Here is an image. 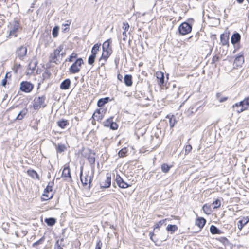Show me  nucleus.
I'll use <instances>...</instances> for the list:
<instances>
[{
  "mask_svg": "<svg viewBox=\"0 0 249 249\" xmlns=\"http://www.w3.org/2000/svg\"><path fill=\"white\" fill-rule=\"evenodd\" d=\"M95 119H97L98 121L101 120L103 118V115L102 114L101 115H98V117H94Z\"/></svg>",
  "mask_w": 249,
  "mask_h": 249,
  "instance_id": "e2e57ef3",
  "label": "nucleus"
},
{
  "mask_svg": "<svg viewBox=\"0 0 249 249\" xmlns=\"http://www.w3.org/2000/svg\"><path fill=\"white\" fill-rule=\"evenodd\" d=\"M244 59L243 56L240 55L235 58L234 63L237 66H240L244 63Z\"/></svg>",
  "mask_w": 249,
  "mask_h": 249,
  "instance_id": "6ab92c4d",
  "label": "nucleus"
},
{
  "mask_svg": "<svg viewBox=\"0 0 249 249\" xmlns=\"http://www.w3.org/2000/svg\"><path fill=\"white\" fill-rule=\"evenodd\" d=\"M62 177L67 181H71L72 178L71 175L70 169L69 165H65L62 173Z\"/></svg>",
  "mask_w": 249,
  "mask_h": 249,
  "instance_id": "423d86ee",
  "label": "nucleus"
},
{
  "mask_svg": "<svg viewBox=\"0 0 249 249\" xmlns=\"http://www.w3.org/2000/svg\"><path fill=\"white\" fill-rule=\"evenodd\" d=\"M100 44H95L92 47L91 50V54L93 55H96L97 52L99 51V49L100 48Z\"/></svg>",
  "mask_w": 249,
  "mask_h": 249,
  "instance_id": "2f4dec72",
  "label": "nucleus"
},
{
  "mask_svg": "<svg viewBox=\"0 0 249 249\" xmlns=\"http://www.w3.org/2000/svg\"><path fill=\"white\" fill-rule=\"evenodd\" d=\"M112 53V51H104L103 50V53L101 57H100L99 60L102 62L103 61V62L101 63V66L104 65L105 62L107 60V58Z\"/></svg>",
  "mask_w": 249,
  "mask_h": 249,
  "instance_id": "f8f14e48",
  "label": "nucleus"
},
{
  "mask_svg": "<svg viewBox=\"0 0 249 249\" xmlns=\"http://www.w3.org/2000/svg\"><path fill=\"white\" fill-rule=\"evenodd\" d=\"M122 35H123V40L124 41L126 40V39L127 37L126 32L124 31L123 32Z\"/></svg>",
  "mask_w": 249,
  "mask_h": 249,
  "instance_id": "052dcab7",
  "label": "nucleus"
},
{
  "mask_svg": "<svg viewBox=\"0 0 249 249\" xmlns=\"http://www.w3.org/2000/svg\"><path fill=\"white\" fill-rule=\"evenodd\" d=\"M122 28L124 30V31L126 32L128 30L129 28V25L127 22H124Z\"/></svg>",
  "mask_w": 249,
  "mask_h": 249,
  "instance_id": "603ef678",
  "label": "nucleus"
},
{
  "mask_svg": "<svg viewBox=\"0 0 249 249\" xmlns=\"http://www.w3.org/2000/svg\"><path fill=\"white\" fill-rule=\"evenodd\" d=\"M206 222V221L204 218L200 217L196 219V224L201 229L204 227Z\"/></svg>",
  "mask_w": 249,
  "mask_h": 249,
  "instance_id": "a211bd4d",
  "label": "nucleus"
},
{
  "mask_svg": "<svg viewBox=\"0 0 249 249\" xmlns=\"http://www.w3.org/2000/svg\"><path fill=\"white\" fill-rule=\"evenodd\" d=\"M83 167L81 168L80 180L84 186L88 185V187H91V183L93 178L94 173L92 171H88L83 174Z\"/></svg>",
  "mask_w": 249,
  "mask_h": 249,
  "instance_id": "f257e3e1",
  "label": "nucleus"
},
{
  "mask_svg": "<svg viewBox=\"0 0 249 249\" xmlns=\"http://www.w3.org/2000/svg\"><path fill=\"white\" fill-rule=\"evenodd\" d=\"M28 175L32 177L33 178H38L39 179V177L37 173L34 170H28Z\"/></svg>",
  "mask_w": 249,
  "mask_h": 249,
  "instance_id": "7c9ffc66",
  "label": "nucleus"
},
{
  "mask_svg": "<svg viewBox=\"0 0 249 249\" xmlns=\"http://www.w3.org/2000/svg\"><path fill=\"white\" fill-rule=\"evenodd\" d=\"M239 105L242 106L245 110H247L249 107V96L246 98L244 100L239 102Z\"/></svg>",
  "mask_w": 249,
  "mask_h": 249,
  "instance_id": "f3484780",
  "label": "nucleus"
},
{
  "mask_svg": "<svg viewBox=\"0 0 249 249\" xmlns=\"http://www.w3.org/2000/svg\"><path fill=\"white\" fill-rule=\"evenodd\" d=\"M54 249H63L61 244H59V240H57L55 244Z\"/></svg>",
  "mask_w": 249,
  "mask_h": 249,
  "instance_id": "5fc2aeb1",
  "label": "nucleus"
},
{
  "mask_svg": "<svg viewBox=\"0 0 249 249\" xmlns=\"http://www.w3.org/2000/svg\"><path fill=\"white\" fill-rule=\"evenodd\" d=\"M116 181L117 185L120 188H126L130 186L129 185L124 181L123 178L119 175H117L116 178Z\"/></svg>",
  "mask_w": 249,
  "mask_h": 249,
  "instance_id": "9d476101",
  "label": "nucleus"
},
{
  "mask_svg": "<svg viewBox=\"0 0 249 249\" xmlns=\"http://www.w3.org/2000/svg\"><path fill=\"white\" fill-rule=\"evenodd\" d=\"M7 74H8V73L6 74L5 78L3 79H2V80L1 85L3 86H5V85H6V83H7L6 78H7Z\"/></svg>",
  "mask_w": 249,
  "mask_h": 249,
  "instance_id": "13d9d810",
  "label": "nucleus"
},
{
  "mask_svg": "<svg viewBox=\"0 0 249 249\" xmlns=\"http://www.w3.org/2000/svg\"><path fill=\"white\" fill-rule=\"evenodd\" d=\"M63 47L62 46H59L56 50L55 51V53L57 54H60V52L63 50Z\"/></svg>",
  "mask_w": 249,
  "mask_h": 249,
  "instance_id": "6e6d98bb",
  "label": "nucleus"
},
{
  "mask_svg": "<svg viewBox=\"0 0 249 249\" xmlns=\"http://www.w3.org/2000/svg\"><path fill=\"white\" fill-rule=\"evenodd\" d=\"M21 67V65L18 64H16L14 66V68L15 69V72H17V70L19 68H20Z\"/></svg>",
  "mask_w": 249,
  "mask_h": 249,
  "instance_id": "680f3d73",
  "label": "nucleus"
},
{
  "mask_svg": "<svg viewBox=\"0 0 249 249\" xmlns=\"http://www.w3.org/2000/svg\"><path fill=\"white\" fill-rule=\"evenodd\" d=\"M46 98L45 96L36 97L33 102V107L35 109L37 110L41 107H44L46 106L45 103Z\"/></svg>",
  "mask_w": 249,
  "mask_h": 249,
  "instance_id": "7ed1b4c3",
  "label": "nucleus"
},
{
  "mask_svg": "<svg viewBox=\"0 0 249 249\" xmlns=\"http://www.w3.org/2000/svg\"><path fill=\"white\" fill-rule=\"evenodd\" d=\"M77 54H76V53H72L71 55V56H70V58H69V59H68V61H69V62H72V61H73V60H72V59H73V58H75L77 57Z\"/></svg>",
  "mask_w": 249,
  "mask_h": 249,
  "instance_id": "4d7b16f0",
  "label": "nucleus"
},
{
  "mask_svg": "<svg viewBox=\"0 0 249 249\" xmlns=\"http://www.w3.org/2000/svg\"><path fill=\"white\" fill-rule=\"evenodd\" d=\"M6 0H0V1L5 2L6 1Z\"/></svg>",
  "mask_w": 249,
  "mask_h": 249,
  "instance_id": "774afa93",
  "label": "nucleus"
},
{
  "mask_svg": "<svg viewBox=\"0 0 249 249\" xmlns=\"http://www.w3.org/2000/svg\"><path fill=\"white\" fill-rule=\"evenodd\" d=\"M166 219H164L159 221L154 226V230L160 228L162 225H165V221Z\"/></svg>",
  "mask_w": 249,
  "mask_h": 249,
  "instance_id": "72a5a7b5",
  "label": "nucleus"
},
{
  "mask_svg": "<svg viewBox=\"0 0 249 249\" xmlns=\"http://www.w3.org/2000/svg\"><path fill=\"white\" fill-rule=\"evenodd\" d=\"M216 98L218 99L220 103L224 102L227 100V97H221V93H217L216 95Z\"/></svg>",
  "mask_w": 249,
  "mask_h": 249,
  "instance_id": "4c0bfd02",
  "label": "nucleus"
},
{
  "mask_svg": "<svg viewBox=\"0 0 249 249\" xmlns=\"http://www.w3.org/2000/svg\"><path fill=\"white\" fill-rule=\"evenodd\" d=\"M203 210L205 213L210 214L211 212V209L210 206L205 204L203 206Z\"/></svg>",
  "mask_w": 249,
  "mask_h": 249,
  "instance_id": "c9c22d12",
  "label": "nucleus"
},
{
  "mask_svg": "<svg viewBox=\"0 0 249 249\" xmlns=\"http://www.w3.org/2000/svg\"><path fill=\"white\" fill-rule=\"evenodd\" d=\"M59 56V54H57L55 53V51H54V53L51 55V61L55 62L57 60V57Z\"/></svg>",
  "mask_w": 249,
  "mask_h": 249,
  "instance_id": "37998d69",
  "label": "nucleus"
},
{
  "mask_svg": "<svg viewBox=\"0 0 249 249\" xmlns=\"http://www.w3.org/2000/svg\"><path fill=\"white\" fill-rule=\"evenodd\" d=\"M19 27V23L15 21L11 24V29L9 31V36L16 37L17 36V32L18 30Z\"/></svg>",
  "mask_w": 249,
  "mask_h": 249,
  "instance_id": "6e6552de",
  "label": "nucleus"
},
{
  "mask_svg": "<svg viewBox=\"0 0 249 249\" xmlns=\"http://www.w3.org/2000/svg\"><path fill=\"white\" fill-rule=\"evenodd\" d=\"M220 41L222 45H226L228 44L229 35L228 33H225L221 35Z\"/></svg>",
  "mask_w": 249,
  "mask_h": 249,
  "instance_id": "2eb2a0df",
  "label": "nucleus"
},
{
  "mask_svg": "<svg viewBox=\"0 0 249 249\" xmlns=\"http://www.w3.org/2000/svg\"><path fill=\"white\" fill-rule=\"evenodd\" d=\"M124 82L127 86H131L132 85V77L131 75L126 74L124 77Z\"/></svg>",
  "mask_w": 249,
  "mask_h": 249,
  "instance_id": "dca6fc26",
  "label": "nucleus"
},
{
  "mask_svg": "<svg viewBox=\"0 0 249 249\" xmlns=\"http://www.w3.org/2000/svg\"><path fill=\"white\" fill-rule=\"evenodd\" d=\"M192 147L191 145H187L185 148V154H188L192 150Z\"/></svg>",
  "mask_w": 249,
  "mask_h": 249,
  "instance_id": "864d4df0",
  "label": "nucleus"
},
{
  "mask_svg": "<svg viewBox=\"0 0 249 249\" xmlns=\"http://www.w3.org/2000/svg\"><path fill=\"white\" fill-rule=\"evenodd\" d=\"M105 113L104 110L102 109H100L97 110L96 111L94 112L93 114V117H98V115H101L102 114L103 115H104V113Z\"/></svg>",
  "mask_w": 249,
  "mask_h": 249,
  "instance_id": "a18cd8bd",
  "label": "nucleus"
},
{
  "mask_svg": "<svg viewBox=\"0 0 249 249\" xmlns=\"http://www.w3.org/2000/svg\"><path fill=\"white\" fill-rule=\"evenodd\" d=\"M27 112V109H25L21 110L18 114L16 117L17 120H21L26 114Z\"/></svg>",
  "mask_w": 249,
  "mask_h": 249,
  "instance_id": "a878e982",
  "label": "nucleus"
},
{
  "mask_svg": "<svg viewBox=\"0 0 249 249\" xmlns=\"http://www.w3.org/2000/svg\"><path fill=\"white\" fill-rule=\"evenodd\" d=\"M53 196V192H45V191H44V193L43 195V197L42 198V199L44 200H47L52 198Z\"/></svg>",
  "mask_w": 249,
  "mask_h": 249,
  "instance_id": "cd10ccee",
  "label": "nucleus"
},
{
  "mask_svg": "<svg viewBox=\"0 0 249 249\" xmlns=\"http://www.w3.org/2000/svg\"><path fill=\"white\" fill-rule=\"evenodd\" d=\"M127 152L126 148H124L120 150L118 152V155L120 157H124L126 156V154Z\"/></svg>",
  "mask_w": 249,
  "mask_h": 249,
  "instance_id": "473e14b6",
  "label": "nucleus"
},
{
  "mask_svg": "<svg viewBox=\"0 0 249 249\" xmlns=\"http://www.w3.org/2000/svg\"><path fill=\"white\" fill-rule=\"evenodd\" d=\"M111 175L110 174H107V177L105 181H102L100 183L101 188H107L110 187L111 185Z\"/></svg>",
  "mask_w": 249,
  "mask_h": 249,
  "instance_id": "9b49d317",
  "label": "nucleus"
},
{
  "mask_svg": "<svg viewBox=\"0 0 249 249\" xmlns=\"http://www.w3.org/2000/svg\"><path fill=\"white\" fill-rule=\"evenodd\" d=\"M50 75V73L48 71L46 70L43 73H42V76L44 79H48L49 78Z\"/></svg>",
  "mask_w": 249,
  "mask_h": 249,
  "instance_id": "3c124183",
  "label": "nucleus"
},
{
  "mask_svg": "<svg viewBox=\"0 0 249 249\" xmlns=\"http://www.w3.org/2000/svg\"><path fill=\"white\" fill-rule=\"evenodd\" d=\"M34 85L29 82L23 81L20 83V90L26 93H30L33 89Z\"/></svg>",
  "mask_w": 249,
  "mask_h": 249,
  "instance_id": "39448f33",
  "label": "nucleus"
},
{
  "mask_svg": "<svg viewBox=\"0 0 249 249\" xmlns=\"http://www.w3.org/2000/svg\"><path fill=\"white\" fill-rule=\"evenodd\" d=\"M108 101V98H102L98 100L97 105L99 107L103 106L105 104L107 103Z\"/></svg>",
  "mask_w": 249,
  "mask_h": 249,
  "instance_id": "c85d7f7f",
  "label": "nucleus"
},
{
  "mask_svg": "<svg viewBox=\"0 0 249 249\" xmlns=\"http://www.w3.org/2000/svg\"><path fill=\"white\" fill-rule=\"evenodd\" d=\"M171 166H169L167 164H163L161 165V170L164 173H167L168 172L169 169H170Z\"/></svg>",
  "mask_w": 249,
  "mask_h": 249,
  "instance_id": "f704fd0d",
  "label": "nucleus"
},
{
  "mask_svg": "<svg viewBox=\"0 0 249 249\" xmlns=\"http://www.w3.org/2000/svg\"><path fill=\"white\" fill-rule=\"evenodd\" d=\"M88 160L90 164H91V165L94 164L95 161V159L94 156L93 155H89L88 157Z\"/></svg>",
  "mask_w": 249,
  "mask_h": 249,
  "instance_id": "c03bdc74",
  "label": "nucleus"
},
{
  "mask_svg": "<svg viewBox=\"0 0 249 249\" xmlns=\"http://www.w3.org/2000/svg\"><path fill=\"white\" fill-rule=\"evenodd\" d=\"M112 117H110L104 122V125L106 127H109L112 122Z\"/></svg>",
  "mask_w": 249,
  "mask_h": 249,
  "instance_id": "79ce46f5",
  "label": "nucleus"
},
{
  "mask_svg": "<svg viewBox=\"0 0 249 249\" xmlns=\"http://www.w3.org/2000/svg\"><path fill=\"white\" fill-rule=\"evenodd\" d=\"M119 77H122V76H121L120 74L118 75V78L119 79Z\"/></svg>",
  "mask_w": 249,
  "mask_h": 249,
  "instance_id": "338daca9",
  "label": "nucleus"
},
{
  "mask_svg": "<svg viewBox=\"0 0 249 249\" xmlns=\"http://www.w3.org/2000/svg\"><path fill=\"white\" fill-rule=\"evenodd\" d=\"M44 241V237H42L41 238H40L39 240H38L36 242L34 243L33 244V247H36V246L37 245L42 244L43 243Z\"/></svg>",
  "mask_w": 249,
  "mask_h": 249,
  "instance_id": "49530a36",
  "label": "nucleus"
},
{
  "mask_svg": "<svg viewBox=\"0 0 249 249\" xmlns=\"http://www.w3.org/2000/svg\"><path fill=\"white\" fill-rule=\"evenodd\" d=\"M236 0L239 3H242L244 1V0Z\"/></svg>",
  "mask_w": 249,
  "mask_h": 249,
  "instance_id": "69168bd1",
  "label": "nucleus"
},
{
  "mask_svg": "<svg viewBox=\"0 0 249 249\" xmlns=\"http://www.w3.org/2000/svg\"><path fill=\"white\" fill-rule=\"evenodd\" d=\"M82 64H83V60L82 58H79L77 59L69 68V70L70 73L71 74L78 73L80 71Z\"/></svg>",
  "mask_w": 249,
  "mask_h": 249,
  "instance_id": "f03ea898",
  "label": "nucleus"
},
{
  "mask_svg": "<svg viewBox=\"0 0 249 249\" xmlns=\"http://www.w3.org/2000/svg\"><path fill=\"white\" fill-rule=\"evenodd\" d=\"M53 185V182H49L46 188L45 189L44 191L45 192H53L52 187Z\"/></svg>",
  "mask_w": 249,
  "mask_h": 249,
  "instance_id": "ea45409f",
  "label": "nucleus"
},
{
  "mask_svg": "<svg viewBox=\"0 0 249 249\" xmlns=\"http://www.w3.org/2000/svg\"><path fill=\"white\" fill-rule=\"evenodd\" d=\"M109 127L112 130H116L118 128V125L116 123L112 121Z\"/></svg>",
  "mask_w": 249,
  "mask_h": 249,
  "instance_id": "8fccbe9b",
  "label": "nucleus"
},
{
  "mask_svg": "<svg viewBox=\"0 0 249 249\" xmlns=\"http://www.w3.org/2000/svg\"><path fill=\"white\" fill-rule=\"evenodd\" d=\"M178 227L176 225H168L166 227V230L170 232L171 234L174 233L177 230Z\"/></svg>",
  "mask_w": 249,
  "mask_h": 249,
  "instance_id": "aec40b11",
  "label": "nucleus"
},
{
  "mask_svg": "<svg viewBox=\"0 0 249 249\" xmlns=\"http://www.w3.org/2000/svg\"><path fill=\"white\" fill-rule=\"evenodd\" d=\"M66 147L63 144H59L57 147V151L59 153H61L64 151Z\"/></svg>",
  "mask_w": 249,
  "mask_h": 249,
  "instance_id": "09e8293b",
  "label": "nucleus"
},
{
  "mask_svg": "<svg viewBox=\"0 0 249 249\" xmlns=\"http://www.w3.org/2000/svg\"><path fill=\"white\" fill-rule=\"evenodd\" d=\"M95 57H96V55H93V54H91L89 56V57L88 58V63L89 65H93V64L94 62Z\"/></svg>",
  "mask_w": 249,
  "mask_h": 249,
  "instance_id": "58836bf2",
  "label": "nucleus"
},
{
  "mask_svg": "<svg viewBox=\"0 0 249 249\" xmlns=\"http://www.w3.org/2000/svg\"><path fill=\"white\" fill-rule=\"evenodd\" d=\"M240 39V35L238 33L234 34L231 38V41L232 44L237 43Z\"/></svg>",
  "mask_w": 249,
  "mask_h": 249,
  "instance_id": "412c9836",
  "label": "nucleus"
},
{
  "mask_svg": "<svg viewBox=\"0 0 249 249\" xmlns=\"http://www.w3.org/2000/svg\"><path fill=\"white\" fill-rule=\"evenodd\" d=\"M239 102L235 104L233 106V107L234 109L236 111H237L238 113H240V112H242V111H244L245 109H244L243 107H242V106H240V105H239Z\"/></svg>",
  "mask_w": 249,
  "mask_h": 249,
  "instance_id": "bb28decb",
  "label": "nucleus"
},
{
  "mask_svg": "<svg viewBox=\"0 0 249 249\" xmlns=\"http://www.w3.org/2000/svg\"><path fill=\"white\" fill-rule=\"evenodd\" d=\"M110 40L111 39H109L104 42L102 46L103 50L112 51L111 48L109 47Z\"/></svg>",
  "mask_w": 249,
  "mask_h": 249,
  "instance_id": "4be33fe9",
  "label": "nucleus"
},
{
  "mask_svg": "<svg viewBox=\"0 0 249 249\" xmlns=\"http://www.w3.org/2000/svg\"><path fill=\"white\" fill-rule=\"evenodd\" d=\"M67 23L63 24V26L65 27L64 29H63V32H65L69 30V26L70 25L71 21L69 20L67 21Z\"/></svg>",
  "mask_w": 249,
  "mask_h": 249,
  "instance_id": "de8ad7c7",
  "label": "nucleus"
},
{
  "mask_svg": "<svg viewBox=\"0 0 249 249\" xmlns=\"http://www.w3.org/2000/svg\"><path fill=\"white\" fill-rule=\"evenodd\" d=\"M27 53V49L26 47L21 46L18 48L16 51V54L20 59H23L26 56Z\"/></svg>",
  "mask_w": 249,
  "mask_h": 249,
  "instance_id": "0eeeda50",
  "label": "nucleus"
},
{
  "mask_svg": "<svg viewBox=\"0 0 249 249\" xmlns=\"http://www.w3.org/2000/svg\"><path fill=\"white\" fill-rule=\"evenodd\" d=\"M45 222L50 226H53L56 223V219L54 218L51 217L45 219Z\"/></svg>",
  "mask_w": 249,
  "mask_h": 249,
  "instance_id": "393cba45",
  "label": "nucleus"
},
{
  "mask_svg": "<svg viewBox=\"0 0 249 249\" xmlns=\"http://www.w3.org/2000/svg\"><path fill=\"white\" fill-rule=\"evenodd\" d=\"M192 31V26L187 22H183L178 27L180 34L185 35L190 33Z\"/></svg>",
  "mask_w": 249,
  "mask_h": 249,
  "instance_id": "20e7f679",
  "label": "nucleus"
},
{
  "mask_svg": "<svg viewBox=\"0 0 249 249\" xmlns=\"http://www.w3.org/2000/svg\"><path fill=\"white\" fill-rule=\"evenodd\" d=\"M154 235V233H153V232H150V233H149V236H150V239H151L152 241H153V242H155V241H154V239H153V236Z\"/></svg>",
  "mask_w": 249,
  "mask_h": 249,
  "instance_id": "0e129e2a",
  "label": "nucleus"
},
{
  "mask_svg": "<svg viewBox=\"0 0 249 249\" xmlns=\"http://www.w3.org/2000/svg\"><path fill=\"white\" fill-rule=\"evenodd\" d=\"M102 247V243L100 241H98L96 245L95 249H101Z\"/></svg>",
  "mask_w": 249,
  "mask_h": 249,
  "instance_id": "bf43d9fd",
  "label": "nucleus"
},
{
  "mask_svg": "<svg viewBox=\"0 0 249 249\" xmlns=\"http://www.w3.org/2000/svg\"><path fill=\"white\" fill-rule=\"evenodd\" d=\"M167 118H168L169 119V124L171 128L173 127L177 123V120L175 118V117L174 116H172L171 117H170L169 116H167Z\"/></svg>",
  "mask_w": 249,
  "mask_h": 249,
  "instance_id": "c756f323",
  "label": "nucleus"
},
{
  "mask_svg": "<svg viewBox=\"0 0 249 249\" xmlns=\"http://www.w3.org/2000/svg\"><path fill=\"white\" fill-rule=\"evenodd\" d=\"M237 222V227L240 231H241L243 227L249 222V218L248 216L242 217L239 218Z\"/></svg>",
  "mask_w": 249,
  "mask_h": 249,
  "instance_id": "1a4fd4ad",
  "label": "nucleus"
},
{
  "mask_svg": "<svg viewBox=\"0 0 249 249\" xmlns=\"http://www.w3.org/2000/svg\"><path fill=\"white\" fill-rule=\"evenodd\" d=\"M210 232L213 234H221V231L216 227L214 225H211L210 228Z\"/></svg>",
  "mask_w": 249,
  "mask_h": 249,
  "instance_id": "5701e85b",
  "label": "nucleus"
},
{
  "mask_svg": "<svg viewBox=\"0 0 249 249\" xmlns=\"http://www.w3.org/2000/svg\"><path fill=\"white\" fill-rule=\"evenodd\" d=\"M57 125L61 128H64L69 124L68 122L66 120H61L57 122Z\"/></svg>",
  "mask_w": 249,
  "mask_h": 249,
  "instance_id": "b1692460",
  "label": "nucleus"
},
{
  "mask_svg": "<svg viewBox=\"0 0 249 249\" xmlns=\"http://www.w3.org/2000/svg\"><path fill=\"white\" fill-rule=\"evenodd\" d=\"M213 209L219 208L221 205V201L219 199H216L212 203Z\"/></svg>",
  "mask_w": 249,
  "mask_h": 249,
  "instance_id": "a19ab883",
  "label": "nucleus"
},
{
  "mask_svg": "<svg viewBox=\"0 0 249 249\" xmlns=\"http://www.w3.org/2000/svg\"><path fill=\"white\" fill-rule=\"evenodd\" d=\"M71 83V80L69 79H66L61 83L60 88L63 90L68 89L70 86Z\"/></svg>",
  "mask_w": 249,
  "mask_h": 249,
  "instance_id": "4468645a",
  "label": "nucleus"
},
{
  "mask_svg": "<svg viewBox=\"0 0 249 249\" xmlns=\"http://www.w3.org/2000/svg\"><path fill=\"white\" fill-rule=\"evenodd\" d=\"M157 78L158 79V84L160 86H164V76L163 73L159 72L156 73Z\"/></svg>",
  "mask_w": 249,
  "mask_h": 249,
  "instance_id": "ddd939ff",
  "label": "nucleus"
},
{
  "mask_svg": "<svg viewBox=\"0 0 249 249\" xmlns=\"http://www.w3.org/2000/svg\"><path fill=\"white\" fill-rule=\"evenodd\" d=\"M59 27L58 26H55L52 31V35L53 37H56L58 35Z\"/></svg>",
  "mask_w": 249,
  "mask_h": 249,
  "instance_id": "e433bc0d",
  "label": "nucleus"
}]
</instances>
